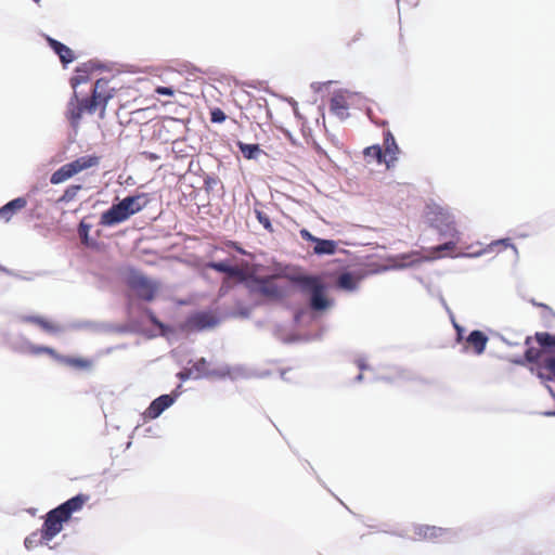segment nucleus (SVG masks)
<instances>
[{
  "label": "nucleus",
  "instance_id": "nucleus-56",
  "mask_svg": "<svg viewBox=\"0 0 555 555\" xmlns=\"http://www.w3.org/2000/svg\"><path fill=\"white\" fill-rule=\"evenodd\" d=\"M35 3L39 4L40 0H33Z\"/></svg>",
  "mask_w": 555,
  "mask_h": 555
},
{
  "label": "nucleus",
  "instance_id": "nucleus-34",
  "mask_svg": "<svg viewBox=\"0 0 555 555\" xmlns=\"http://www.w3.org/2000/svg\"><path fill=\"white\" fill-rule=\"evenodd\" d=\"M337 284L341 288L352 289L354 287V281L350 273H343L339 275Z\"/></svg>",
  "mask_w": 555,
  "mask_h": 555
},
{
  "label": "nucleus",
  "instance_id": "nucleus-54",
  "mask_svg": "<svg viewBox=\"0 0 555 555\" xmlns=\"http://www.w3.org/2000/svg\"><path fill=\"white\" fill-rule=\"evenodd\" d=\"M36 508H30L28 512L31 514V515H35L36 514Z\"/></svg>",
  "mask_w": 555,
  "mask_h": 555
},
{
  "label": "nucleus",
  "instance_id": "nucleus-2",
  "mask_svg": "<svg viewBox=\"0 0 555 555\" xmlns=\"http://www.w3.org/2000/svg\"><path fill=\"white\" fill-rule=\"evenodd\" d=\"M114 95L115 89L109 87L108 80H96L91 96L78 102L77 113L74 115L72 112V118H79L83 113L95 114L96 112H99L100 118H103L107 103Z\"/></svg>",
  "mask_w": 555,
  "mask_h": 555
},
{
  "label": "nucleus",
  "instance_id": "nucleus-51",
  "mask_svg": "<svg viewBox=\"0 0 555 555\" xmlns=\"http://www.w3.org/2000/svg\"><path fill=\"white\" fill-rule=\"evenodd\" d=\"M507 241H508V240H501V241L495 242V243H494V245L503 244V245H505V246H506V245H508V244H507Z\"/></svg>",
  "mask_w": 555,
  "mask_h": 555
},
{
  "label": "nucleus",
  "instance_id": "nucleus-9",
  "mask_svg": "<svg viewBox=\"0 0 555 555\" xmlns=\"http://www.w3.org/2000/svg\"><path fill=\"white\" fill-rule=\"evenodd\" d=\"M27 199L25 196L15 197L0 207V220L10 222L14 215L25 208Z\"/></svg>",
  "mask_w": 555,
  "mask_h": 555
},
{
  "label": "nucleus",
  "instance_id": "nucleus-6",
  "mask_svg": "<svg viewBox=\"0 0 555 555\" xmlns=\"http://www.w3.org/2000/svg\"><path fill=\"white\" fill-rule=\"evenodd\" d=\"M69 202V186H67L63 194L54 202L53 205V212H59L60 219L57 221L56 231L59 235L67 240L69 237V228L67 227V223L64 222L63 217L65 216L66 211L64 210V204Z\"/></svg>",
  "mask_w": 555,
  "mask_h": 555
},
{
  "label": "nucleus",
  "instance_id": "nucleus-49",
  "mask_svg": "<svg viewBox=\"0 0 555 555\" xmlns=\"http://www.w3.org/2000/svg\"><path fill=\"white\" fill-rule=\"evenodd\" d=\"M150 320L153 324L160 325V323L157 321V319L155 318V315L152 312H150Z\"/></svg>",
  "mask_w": 555,
  "mask_h": 555
},
{
  "label": "nucleus",
  "instance_id": "nucleus-18",
  "mask_svg": "<svg viewBox=\"0 0 555 555\" xmlns=\"http://www.w3.org/2000/svg\"><path fill=\"white\" fill-rule=\"evenodd\" d=\"M330 302L324 294V285L321 284L311 292L310 306L313 310L320 311L328 307Z\"/></svg>",
  "mask_w": 555,
  "mask_h": 555
},
{
  "label": "nucleus",
  "instance_id": "nucleus-39",
  "mask_svg": "<svg viewBox=\"0 0 555 555\" xmlns=\"http://www.w3.org/2000/svg\"><path fill=\"white\" fill-rule=\"evenodd\" d=\"M225 119H227V115L224 114V112L221 108L216 107V108L211 109V112H210L211 122L221 124Z\"/></svg>",
  "mask_w": 555,
  "mask_h": 555
},
{
  "label": "nucleus",
  "instance_id": "nucleus-13",
  "mask_svg": "<svg viewBox=\"0 0 555 555\" xmlns=\"http://www.w3.org/2000/svg\"><path fill=\"white\" fill-rule=\"evenodd\" d=\"M349 103L343 93H335L330 101V111L332 114L344 119L348 116Z\"/></svg>",
  "mask_w": 555,
  "mask_h": 555
},
{
  "label": "nucleus",
  "instance_id": "nucleus-28",
  "mask_svg": "<svg viewBox=\"0 0 555 555\" xmlns=\"http://www.w3.org/2000/svg\"><path fill=\"white\" fill-rule=\"evenodd\" d=\"M460 238H448V241L441 245H438L431 249V254L435 258L441 257L443 251H453Z\"/></svg>",
  "mask_w": 555,
  "mask_h": 555
},
{
  "label": "nucleus",
  "instance_id": "nucleus-50",
  "mask_svg": "<svg viewBox=\"0 0 555 555\" xmlns=\"http://www.w3.org/2000/svg\"><path fill=\"white\" fill-rule=\"evenodd\" d=\"M455 328L457 331V340H460L462 338L463 330L459 325H455Z\"/></svg>",
  "mask_w": 555,
  "mask_h": 555
},
{
  "label": "nucleus",
  "instance_id": "nucleus-1",
  "mask_svg": "<svg viewBox=\"0 0 555 555\" xmlns=\"http://www.w3.org/2000/svg\"><path fill=\"white\" fill-rule=\"evenodd\" d=\"M149 203L150 197L146 193L127 196L101 215L100 224L103 227H113L121 223L131 216L140 212Z\"/></svg>",
  "mask_w": 555,
  "mask_h": 555
},
{
  "label": "nucleus",
  "instance_id": "nucleus-46",
  "mask_svg": "<svg viewBox=\"0 0 555 555\" xmlns=\"http://www.w3.org/2000/svg\"><path fill=\"white\" fill-rule=\"evenodd\" d=\"M361 38H362V34L360 31H357L347 40V44L351 46L352 43L360 40Z\"/></svg>",
  "mask_w": 555,
  "mask_h": 555
},
{
  "label": "nucleus",
  "instance_id": "nucleus-22",
  "mask_svg": "<svg viewBox=\"0 0 555 555\" xmlns=\"http://www.w3.org/2000/svg\"><path fill=\"white\" fill-rule=\"evenodd\" d=\"M94 65L93 64H83L82 66H79L76 68L77 75L72 78V86L75 87L81 82H85L88 80L89 75L93 72Z\"/></svg>",
  "mask_w": 555,
  "mask_h": 555
},
{
  "label": "nucleus",
  "instance_id": "nucleus-33",
  "mask_svg": "<svg viewBox=\"0 0 555 555\" xmlns=\"http://www.w3.org/2000/svg\"><path fill=\"white\" fill-rule=\"evenodd\" d=\"M255 215L257 220L263 225L266 230H268L269 232H273V227L270 221V218L264 211L255 208Z\"/></svg>",
  "mask_w": 555,
  "mask_h": 555
},
{
  "label": "nucleus",
  "instance_id": "nucleus-35",
  "mask_svg": "<svg viewBox=\"0 0 555 555\" xmlns=\"http://www.w3.org/2000/svg\"><path fill=\"white\" fill-rule=\"evenodd\" d=\"M93 363L89 359L72 358V366L81 371H89Z\"/></svg>",
  "mask_w": 555,
  "mask_h": 555
},
{
  "label": "nucleus",
  "instance_id": "nucleus-10",
  "mask_svg": "<svg viewBox=\"0 0 555 555\" xmlns=\"http://www.w3.org/2000/svg\"><path fill=\"white\" fill-rule=\"evenodd\" d=\"M175 399L170 395H162L152 401L144 412V417L154 420L158 417L167 408L173 403Z\"/></svg>",
  "mask_w": 555,
  "mask_h": 555
},
{
  "label": "nucleus",
  "instance_id": "nucleus-30",
  "mask_svg": "<svg viewBox=\"0 0 555 555\" xmlns=\"http://www.w3.org/2000/svg\"><path fill=\"white\" fill-rule=\"evenodd\" d=\"M208 365H209L208 362L204 358H201L190 369V374L195 372L196 373V375H195L196 377L207 376L209 374Z\"/></svg>",
  "mask_w": 555,
  "mask_h": 555
},
{
  "label": "nucleus",
  "instance_id": "nucleus-48",
  "mask_svg": "<svg viewBox=\"0 0 555 555\" xmlns=\"http://www.w3.org/2000/svg\"><path fill=\"white\" fill-rule=\"evenodd\" d=\"M65 119L69 121V102H67L64 111Z\"/></svg>",
  "mask_w": 555,
  "mask_h": 555
},
{
  "label": "nucleus",
  "instance_id": "nucleus-38",
  "mask_svg": "<svg viewBox=\"0 0 555 555\" xmlns=\"http://www.w3.org/2000/svg\"><path fill=\"white\" fill-rule=\"evenodd\" d=\"M231 267L230 264H228L227 262H223V261H220V262H208L206 264V268H210V269H214L218 272H222V273H225L229 275V272L231 270Z\"/></svg>",
  "mask_w": 555,
  "mask_h": 555
},
{
  "label": "nucleus",
  "instance_id": "nucleus-5",
  "mask_svg": "<svg viewBox=\"0 0 555 555\" xmlns=\"http://www.w3.org/2000/svg\"><path fill=\"white\" fill-rule=\"evenodd\" d=\"M434 228L444 238H460L461 233L456 229L453 217L446 211H438L433 219Z\"/></svg>",
  "mask_w": 555,
  "mask_h": 555
},
{
  "label": "nucleus",
  "instance_id": "nucleus-16",
  "mask_svg": "<svg viewBox=\"0 0 555 555\" xmlns=\"http://www.w3.org/2000/svg\"><path fill=\"white\" fill-rule=\"evenodd\" d=\"M384 157L388 162V167L390 163H393L397 159V154L399 153V147L396 143V140L390 131H387L384 137Z\"/></svg>",
  "mask_w": 555,
  "mask_h": 555
},
{
  "label": "nucleus",
  "instance_id": "nucleus-44",
  "mask_svg": "<svg viewBox=\"0 0 555 555\" xmlns=\"http://www.w3.org/2000/svg\"><path fill=\"white\" fill-rule=\"evenodd\" d=\"M155 92L160 95H168V96L173 95V90L169 87H157L155 89Z\"/></svg>",
  "mask_w": 555,
  "mask_h": 555
},
{
  "label": "nucleus",
  "instance_id": "nucleus-36",
  "mask_svg": "<svg viewBox=\"0 0 555 555\" xmlns=\"http://www.w3.org/2000/svg\"><path fill=\"white\" fill-rule=\"evenodd\" d=\"M43 275H46L44 271H38V272L23 274L21 272H16L13 270V274H11V276L22 280V281H33L35 278L43 276Z\"/></svg>",
  "mask_w": 555,
  "mask_h": 555
},
{
  "label": "nucleus",
  "instance_id": "nucleus-40",
  "mask_svg": "<svg viewBox=\"0 0 555 555\" xmlns=\"http://www.w3.org/2000/svg\"><path fill=\"white\" fill-rule=\"evenodd\" d=\"M48 186V181L46 178H42L41 180H39L38 182H36L35 184H33L29 189V192H28V196L30 195H35L37 194L38 192L42 191L43 189H46Z\"/></svg>",
  "mask_w": 555,
  "mask_h": 555
},
{
  "label": "nucleus",
  "instance_id": "nucleus-7",
  "mask_svg": "<svg viewBox=\"0 0 555 555\" xmlns=\"http://www.w3.org/2000/svg\"><path fill=\"white\" fill-rule=\"evenodd\" d=\"M255 283L256 285L253 287V291L264 297L278 299L283 295V291L274 282V276L256 279Z\"/></svg>",
  "mask_w": 555,
  "mask_h": 555
},
{
  "label": "nucleus",
  "instance_id": "nucleus-29",
  "mask_svg": "<svg viewBox=\"0 0 555 555\" xmlns=\"http://www.w3.org/2000/svg\"><path fill=\"white\" fill-rule=\"evenodd\" d=\"M364 156L369 158H374L377 163H385L388 166L387 159L384 157L383 150L379 145H372L364 150Z\"/></svg>",
  "mask_w": 555,
  "mask_h": 555
},
{
  "label": "nucleus",
  "instance_id": "nucleus-14",
  "mask_svg": "<svg viewBox=\"0 0 555 555\" xmlns=\"http://www.w3.org/2000/svg\"><path fill=\"white\" fill-rule=\"evenodd\" d=\"M289 280L298 285L304 292H313L317 286L321 285L320 278L305 274H297L289 276Z\"/></svg>",
  "mask_w": 555,
  "mask_h": 555
},
{
  "label": "nucleus",
  "instance_id": "nucleus-21",
  "mask_svg": "<svg viewBox=\"0 0 555 555\" xmlns=\"http://www.w3.org/2000/svg\"><path fill=\"white\" fill-rule=\"evenodd\" d=\"M49 541H44L41 530H36L27 535L24 540L25 547L30 551L39 545H48Z\"/></svg>",
  "mask_w": 555,
  "mask_h": 555
},
{
  "label": "nucleus",
  "instance_id": "nucleus-31",
  "mask_svg": "<svg viewBox=\"0 0 555 555\" xmlns=\"http://www.w3.org/2000/svg\"><path fill=\"white\" fill-rule=\"evenodd\" d=\"M27 344H33L25 337H21L18 341H14L11 344V348L13 351L22 353V354H30V348H28Z\"/></svg>",
  "mask_w": 555,
  "mask_h": 555
},
{
  "label": "nucleus",
  "instance_id": "nucleus-53",
  "mask_svg": "<svg viewBox=\"0 0 555 555\" xmlns=\"http://www.w3.org/2000/svg\"><path fill=\"white\" fill-rule=\"evenodd\" d=\"M61 160H62V159L52 158L51 164H56V163H59V162H61Z\"/></svg>",
  "mask_w": 555,
  "mask_h": 555
},
{
  "label": "nucleus",
  "instance_id": "nucleus-43",
  "mask_svg": "<svg viewBox=\"0 0 555 555\" xmlns=\"http://www.w3.org/2000/svg\"><path fill=\"white\" fill-rule=\"evenodd\" d=\"M300 236L305 240V241H308V242H313L315 243L318 241L319 237L312 235L307 229H301L300 230Z\"/></svg>",
  "mask_w": 555,
  "mask_h": 555
},
{
  "label": "nucleus",
  "instance_id": "nucleus-3",
  "mask_svg": "<svg viewBox=\"0 0 555 555\" xmlns=\"http://www.w3.org/2000/svg\"><path fill=\"white\" fill-rule=\"evenodd\" d=\"M527 349L525 360L535 364L537 371L540 366L546 364V360L555 357V335L546 332H538L534 338L527 337L525 340Z\"/></svg>",
  "mask_w": 555,
  "mask_h": 555
},
{
  "label": "nucleus",
  "instance_id": "nucleus-11",
  "mask_svg": "<svg viewBox=\"0 0 555 555\" xmlns=\"http://www.w3.org/2000/svg\"><path fill=\"white\" fill-rule=\"evenodd\" d=\"M132 288L135 291L138 297L147 301L154 298L156 292L155 285L143 276H139L132 281Z\"/></svg>",
  "mask_w": 555,
  "mask_h": 555
},
{
  "label": "nucleus",
  "instance_id": "nucleus-41",
  "mask_svg": "<svg viewBox=\"0 0 555 555\" xmlns=\"http://www.w3.org/2000/svg\"><path fill=\"white\" fill-rule=\"evenodd\" d=\"M229 276L230 278H235V279H237L241 282L246 280L245 271L242 268L237 267V266H232L231 267V270L229 272Z\"/></svg>",
  "mask_w": 555,
  "mask_h": 555
},
{
  "label": "nucleus",
  "instance_id": "nucleus-24",
  "mask_svg": "<svg viewBox=\"0 0 555 555\" xmlns=\"http://www.w3.org/2000/svg\"><path fill=\"white\" fill-rule=\"evenodd\" d=\"M237 146L246 159H256L261 153V150L258 144H247L238 142Z\"/></svg>",
  "mask_w": 555,
  "mask_h": 555
},
{
  "label": "nucleus",
  "instance_id": "nucleus-12",
  "mask_svg": "<svg viewBox=\"0 0 555 555\" xmlns=\"http://www.w3.org/2000/svg\"><path fill=\"white\" fill-rule=\"evenodd\" d=\"M27 346L30 348L31 356H40L44 353L50 356L56 362L69 366V354H60L54 348L44 345L27 344Z\"/></svg>",
  "mask_w": 555,
  "mask_h": 555
},
{
  "label": "nucleus",
  "instance_id": "nucleus-20",
  "mask_svg": "<svg viewBox=\"0 0 555 555\" xmlns=\"http://www.w3.org/2000/svg\"><path fill=\"white\" fill-rule=\"evenodd\" d=\"M336 248L337 244L335 241L318 238L313 251L317 255H333L335 254Z\"/></svg>",
  "mask_w": 555,
  "mask_h": 555
},
{
  "label": "nucleus",
  "instance_id": "nucleus-27",
  "mask_svg": "<svg viewBox=\"0 0 555 555\" xmlns=\"http://www.w3.org/2000/svg\"><path fill=\"white\" fill-rule=\"evenodd\" d=\"M538 375L541 378L555 380V357L546 360V364L540 366Z\"/></svg>",
  "mask_w": 555,
  "mask_h": 555
},
{
  "label": "nucleus",
  "instance_id": "nucleus-8",
  "mask_svg": "<svg viewBox=\"0 0 555 555\" xmlns=\"http://www.w3.org/2000/svg\"><path fill=\"white\" fill-rule=\"evenodd\" d=\"M40 35L49 48L60 57L63 68H67L69 65V47L48 34L41 33Z\"/></svg>",
  "mask_w": 555,
  "mask_h": 555
},
{
  "label": "nucleus",
  "instance_id": "nucleus-42",
  "mask_svg": "<svg viewBox=\"0 0 555 555\" xmlns=\"http://www.w3.org/2000/svg\"><path fill=\"white\" fill-rule=\"evenodd\" d=\"M219 180L211 176H206L204 178V188L206 191L211 190L216 184H218Z\"/></svg>",
  "mask_w": 555,
  "mask_h": 555
},
{
  "label": "nucleus",
  "instance_id": "nucleus-17",
  "mask_svg": "<svg viewBox=\"0 0 555 555\" xmlns=\"http://www.w3.org/2000/svg\"><path fill=\"white\" fill-rule=\"evenodd\" d=\"M100 163V157L95 155H86L72 162V176L85 169L95 167Z\"/></svg>",
  "mask_w": 555,
  "mask_h": 555
},
{
  "label": "nucleus",
  "instance_id": "nucleus-15",
  "mask_svg": "<svg viewBox=\"0 0 555 555\" xmlns=\"http://www.w3.org/2000/svg\"><path fill=\"white\" fill-rule=\"evenodd\" d=\"M466 343L473 348L476 354H481L487 346L488 337L481 331H473L466 338Z\"/></svg>",
  "mask_w": 555,
  "mask_h": 555
},
{
  "label": "nucleus",
  "instance_id": "nucleus-4",
  "mask_svg": "<svg viewBox=\"0 0 555 555\" xmlns=\"http://www.w3.org/2000/svg\"><path fill=\"white\" fill-rule=\"evenodd\" d=\"M69 521V499L50 509L40 528L44 541H52L62 530L63 525Z\"/></svg>",
  "mask_w": 555,
  "mask_h": 555
},
{
  "label": "nucleus",
  "instance_id": "nucleus-19",
  "mask_svg": "<svg viewBox=\"0 0 555 555\" xmlns=\"http://www.w3.org/2000/svg\"><path fill=\"white\" fill-rule=\"evenodd\" d=\"M39 328L50 335V336H53V337H57L60 336L62 333H64L65 331V326L64 325H61L48 318L44 317V319L42 320V322L40 323V326Z\"/></svg>",
  "mask_w": 555,
  "mask_h": 555
},
{
  "label": "nucleus",
  "instance_id": "nucleus-32",
  "mask_svg": "<svg viewBox=\"0 0 555 555\" xmlns=\"http://www.w3.org/2000/svg\"><path fill=\"white\" fill-rule=\"evenodd\" d=\"M43 319H44V317L43 315H39V314H18L17 315V320L21 323L34 324L37 327L40 326V323L42 322Z\"/></svg>",
  "mask_w": 555,
  "mask_h": 555
},
{
  "label": "nucleus",
  "instance_id": "nucleus-45",
  "mask_svg": "<svg viewBox=\"0 0 555 555\" xmlns=\"http://www.w3.org/2000/svg\"><path fill=\"white\" fill-rule=\"evenodd\" d=\"M146 160H150V162H155V160H158L160 158L159 155L155 154V153H152V152H142L141 154Z\"/></svg>",
  "mask_w": 555,
  "mask_h": 555
},
{
  "label": "nucleus",
  "instance_id": "nucleus-25",
  "mask_svg": "<svg viewBox=\"0 0 555 555\" xmlns=\"http://www.w3.org/2000/svg\"><path fill=\"white\" fill-rule=\"evenodd\" d=\"M69 179V163L61 166L56 171H54L50 177L51 184H60Z\"/></svg>",
  "mask_w": 555,
  "mask_h": 555
},
{
  "label": "nucleus",
  "instance_id": "nucleus-52",
  "mask_svg": "<svg viewBox=\"0 0 555 555\" xmlns=\"http://www.w3.org/2000/svg\"><path fill=\"white\" fill-rule=\"evenodd\" d=\"M232 246H234L240 253H244V250L235 245V243H231Z\"/></svg>",
  "mask_w": 555,
  "mask_h": 555
},
{
  "label": "nucleus",
  "instance_id": "nucleus-47",
  "mask_svg": "<svg viewBox=\"0 0 555 555\" xmlns=\"http://www.w3.org/2000/svg\"><path fill=\"white\" fill-rule=\"evenodd\" d=\"M0 271L5 273V274H8V275H10V276H11V274H13V270H11V269L2 266V264H0Z\"/></svg>",
  "mask_w": 555,
  "mask_h": 555
},
{
  "label": "nucleus",
  "instance_id": "nucleus-55",
  "mask_svg": "<svg viewBox=\"0 0 555 555\" xmlns=\"http://www.w3.org/2000/svg\"><path fill=\"white\" fill-rule=\"evenodd\" d=\"M516 363H518V364H522V363H524V361H522V360H519V361H516Z\"/></svg>",
  "mask_w": 555,
  "mask_h": 555
},
{
  "label": "nucleus",
  "instance_id": "nucleus-26",
  "mask_svg": "<svg viewBox=\"0 0 555 555\" xmlns=\"http://www.w3.org/2000/svg\"><path fill=\"white\" fill-rule=\"evenodd\" d=\"M91 229V224L87 223L86 220H82L79 224L78 234L81 240V243L88 247L95 246V241L89 237V231Z\"/></svg>",
  "mask_w": 555,
  "mask_h": 555
},
{
  "label": "nucleus",
  "instance_id": "nucleus-37",
  "mask_svg": "<svg viewBox=\"0 0 555 555\" xmlns=\"http://www.w3.org/2000/svg\"><path fill=\"white\" fill-rule=\"evenodd\" d=\"M89 501V495L78 494L72 498V513L80 509Z\"/></svg>",
  "mask_w": 555,
  "mask_h": 555
},
{
  "label": "nucleus",
  "instance_id": "nucleus-23",
  "mask_svg": "<svg viewBox=\"0 0 555 555\" xmlns=\"http://www.w3.org/2000/svg\"><path fill=\"white\" fill-rule=\"evenodd\" d=\"M192 323L199 330L211 327L216 324V320L212 315L209 313H197L193 317Z\"/></svg>",
  "mask_w": 555,
  "mask_h": 555
}]
</instances>
